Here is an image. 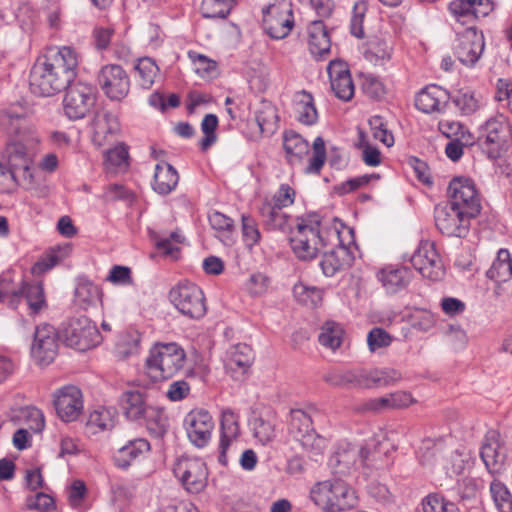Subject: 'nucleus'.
<instances>
[{"label": "nucleus", "mask_w": 512, "mask_h": 512, "mask_svg": "<svg viewBox=\"0 0 512 512\" xmlns=\"http://www.w3.org/2000/svg\"><path fill=\"white\" fill-rule=\"evenodd\" d=\"M78 65V54L72 47L49 49L31 69V92L49 97L65 90L76 78Z\"/></svg>", "instance_id": "obj_1"}, {"label": "nucleus", "mask_w": 512, "mask_h": 512, "mask_svg": "<svg viewBox=\"0 0 512 512\" xmlns=\"http://www.w3.org/2000/svg\"><path fill=\"white\" fill-rule=\"evenodd\" d=\"M0 126L7 134L18 137L6 144L2 157L13 172L17 169L28 170L29 154L38 144L39 137L28 123L26 113L12 108L3 110L0 112Z\"/></svg>", "instance_id": "obj_2"}, {"label": "nucleus", "mask_w": 512, "mask_h": 512, "mask_svg": "<svg viewBox=\"0 0 512 512\" xmlns=\"http://www.w3.org/2000/svg\"><path fill=\"white\" fill-rule=\"evenodd\" d=\"M327 242L334 247L324 252L320 267L325 276L332 277L337 272L349 268L354 261V254L351 251V247L355 245L354 231L335 220L327 230Z\"/></svg>", "instance_id": "obj_3"}, {"label": "nucleus", "mask_w": 512, "mask_h": 512, "mask_svg": "<svg viewBox=\"0 0 512 512\" xmlns=\"http://www.w3.org/2000/svg\"><path fill=\"white\" fill-rule=\"evenodd\" d=\"M185 359V351L178 344H156L145 359L144 372L153 382L167 380L183 368Z\"/></svg>", "instance_id": "obj_4"}, {"label": "nucleus", "mask_w": 512, "mask_h": 512, "mask_svg": "<svg viewBox=\"0 0 512 512\" xmlns=\"http://www.w3.org/2000/svg\"><path fill=\"white\" fill-rule=\"evenodd\" d=\"M316 414L317 410L314 408L292 409L288 421L290 436L298 441L315 461L318 460V456L322 455L325 447L324 438L320 437L313 427V417Z\"/></svg>", "instance_id": "obj_5"}, {"label": "nucleus", "mask_w": 512, "mask_h": 512, "mask_svg": "<svg viewBox=\"0 0 512 512\" xmlns=\"http://www.w3.org/2000/svg\"><path fill=\"white\" fill-rule=\"evenodd\" d=\"M511 138L512 127L508 117L497 113L479 127L477 142L489 158L497 159L507 150Z\"/></svg>", "instance_id": "obj_6"}, {"label": "nucleus", "mask_w": 512, "mask_h": 512, "mask_svg": "<svg viewBox=\"0 0 512 512\" xmlns=\"http://www.w3.org/2000/svg\"><path fill=\"white\" fill-rule=\"evenodd\" d=\"M312 501L330 512L343 511L356 504L355 492L341 479L317 483L310 491Z\"/></svg>", "instance_id": "obj_7"}, {"label": "nucleus", "mask_w": 512, "mask_h": 512, "mask_svg": "<svg viewBox=\"0 0 512 512\" xmlns=\"http://www.w3.org/2000/svg\"><path fill=\"white\" fill-rule=\"evenodd\" d=\"M327 231L320 228L317 219H297L295 230L290 235L291 248L300 260H311L319 252V245H327Z\"/></svg>", "instance_id": "obj_8"}, {"label": "nucleus", "mask_w": 512, "mask_h": 512, "mask_svg": "<svg viewBox=\"0 0 512 512\" xmlns=\"http://www.w3.org/2000/svg\"><path fill=\"white\" fill-rule=\"evenodd\" d=\"M65 90L63 99L65 115L74 121L85 118L95 106L96 87L83 81H73Z\"/></svg>", "instance_id": "obj_9"}, {"label": "nucleus", "mask_w": 512, "mask_h": 512, "mask_svg": "<svg viewBox=\"0 0 512 512\" xmlns=\"http://www.w3.org/2000/svg\"><path fill=\"white\" fill-rule=\"evenodd\" d=\"M62 337L67 346L86 351L101 342L97 326L86 316L70 318L62 328Z\"/></svg>", "instance_id": "obj_10"}, {"label": "nucleus", "mask_w": 512, "mask_h": 512, "mask_svg": "<svg viewBox=\"0 0 512 512\" xmlns=\"http://www.w3.org/2000/svg\"><path fill=\"white\" fill-rule=\"evenodd\" d=\"M169 298L176 309L190 318H201L206 313L204 294L194 283H179L170 290Z\"/></svg>", "instance_id": "obj_11"}, {"label": "nucleus", "mask_w": 512, "mask_h": 512, "mask_svg": "<svg viewBox=\"0 0 512 512\" xmlns=\"http://www.w3.org/2000/svg\"><path fill=\"white\" fill-rule=\"evenodd\" d=\"M59 334L55 327L43 323L36 326L30 348L31 357L40 366L49 365L58 354Z\"/></svg>", "instance_id": "obj_12"}, {"label": "nucleus", "mask_w": 512, "mask_h": 512, "mask_svg": "<svg viewBox=\"0 0 512 512\" xmlns=\"http://www.w3.org/2000/svg\"><path fill=\"white\" fill-rule=\"evenodd\" d=\"M434 218L436 227L443 235L462 238L467 235L473 217L445 203L435 207Z\"/></svg>", "instance_id": "obj_13"}, {"label": "nucleus", "mask_w": 512, "mask_h": 512, "mask_svg": "<svg viewBox=\"0 0 512 512\" xmlns=\"http://www.w3.org/2000/svg\"><path fill=\"white\" fill-rule=\"evenodd\" d=\"M448 204L459 208L470 217H476L481 210L480 199L474 182L466 177H455L448 186Z\"/></svg>", "instance_id": "obj_14"}, {"label": "nucleus", "mask_w": 512, "mask_h": 512, "mask_svg": "<svg viewBox=\"0 0 512 512\" xmlns=\"http://www.w3.org/2000/svg\"><path fill=\"white\" fill-rule=\"evenodd\" d=\"M410 262L419 273L427 279L438 281L445 275V269L434 243L421 241L417 250L410 257Z\"/></svg>", "instance_id": "obj_15"}, {"label": "nucleus", "mask_w": 512, "mask_h": 512, "mask_svg": "<svg viewBox=\"0 0 512 512\" xmlns=\"http://www.w3.org/2000/svg\"><path fill=\"white\" fill-rule=\"evenodd\" d=\"M485 47L484 36L474 27L458 32L453 46L454 55L465 66L473 67L480 59Z\"/></svg>", "instance_id": "obj_16"}, {"label": "nucleus", "mask_w": 512, "mask_h": 512, "mask_svg": "<svg viewBox=\"0 0 512 512\" xmlns=\"http://www.w3.org/2000/svg\"><path fill=\"white\" fill-rule=\"evenodd\" d=\"M174 475L187 491L199 493L206 485L208 476L205 463L199 458L181 457L173 467Z\"/></svg>", "instance_id": "obj_17"}, {"label": "nucleus", "mask_w": 512, "mask_h": 512, "mask_svg": "<svg viewBox=\"0 0 512 512\" xmlns=\"http://www.w3.org/2000/svg\"><path fill=\"white\" fill-rule=\"evenodd\" d=\"M21 299L25 300L29 316H38L48 308L44 287L41 282L22 281L18 289H13L8 301L9 307L16 309Z\"/></svg>", "instance_id": "obj_18"}, {"label": "nucleus", "mask_w": 512, "mask_h": 512, "mask_svg": "<svg viewBox=\"0 0 512 512\" xmlns=\"http://www.w3.org/2000/svg\"><path fill=\"white\" fill-rule=\"evenodd\" d=\"M98 82L104 94L111 100H122L130 89L127 73L120 65L116 64L102 67L98 74Z\"/></svg>", "instance_id": "obj_19"}, {"label": "nucleus", "mask_w": 512, "mask_h": 512, "mask_svg": "<svg viewBox=\"0 0 512 512\" xmlns=\"http://www.w3.org/2000/svg\"><path fill=\"white\" fill-rule=\"evenodd\" d=\"M263 26L273 39H283L289 35L293 25V13L286 3L268 6L263 10Z\"/></svg>", "instance_id": "obj_20"}, {"label": "nucleus", "mask_w": 512, "mask_h": 512, "mask_svg": "<svg viewBox=\"0 0 512 512\" xmlns=\"http://www.w3.org/2000/svg\"><path fill=\"white\" fill-rule=\"evenodd\" d=\"M480 457L491 475L503 473L508 464L506 448L500 443L499 433L490 430L485 435L480 449Z\"/></svg>", "instance_id": "obj_21"}, {"label": "nucleus", "mask_w": 512, "mask_h": 512, "mask_svg": "<svg viewBox=\"0 0 512 512\" xmlns=\"http://www.w3.org/2000/svg\"><path fill=\"white\" fill-rule=\"evenodd\" d=\"M184 427L190 442L198 448H203L211 439L214 422L208 411L192 410L184 419Z\"/></svg>", "instance_id": "obj_22"}, {"label": "nucleus", "mask_w": 512, "mask_h": 512, "mask_svg": "<svg viewBox=\"0 0 512 512\" xmlns=\"http://www.w3.org/2000/svg\"><path fill=\"white\" fill-rule=\"evenodd\" d=\"M54 406L58 417L64 422L78 419L83 411V396L81 390L73 385L61 388L54 397Z\"/></svg>", "instance_id": "obj_23"}, {"label": "nucleus", "mask_w": 512, "mask_h": 512, "mask_svg": "<svg viewBox=\"0 0 512 512\" xmlns=\"http://www.w3.org/2000/svg\"><path fill=\"white\" fill-rule=\"evenodd\" d=\"M331 89L335 96L343 101H349L354 96V83L345 62L333 60L327 67Z\"/></svg>", "instance_id": "obj_24"}, {"label": "nucleus", "mask_w": 512, "mask_h": 512, "mask_svg": "<svg viewBox=\"0 0 512 512\" xmlns=\"http://www.w3.org/2000/svg\"><path fill=\"white\" fill-rule=\"evenodd\" d=\"M449 99L450 94L447 90L437 85H430L417 94L415 105L424 113L442 112Z\"/></svg>", "instance_id": "obj_25"}, {"label": "nucleus", "mask_w": 512, "mask_h": 512, "mask_svg": "<svg viewBox=\"0 0 512 512\" xmlns=\"http://www.w3.org/2000/svg\"><path fill=\"white\" fill-rule=\"evenodd\" d=\"M329 385L344 389L368 388L365 369L355 370H333L323 377Z\"/></svg>", "instance_id": "obj_26"}, {"label": "nucleus", "mask_w": 512, "mask_h": 512, "mask_svg": "<svg viewBox=\"0 0 512 512\" xmlns=\"http://www.w3.org/2000/svg\"><path fill=\"white\" fill-rule=\"evenodd\" d=\"M150 449V443L145 438L129 440L114 454V464L122 470H127L134 461L148 454Z\"/></svg>", "instance_id": "obj_27"}, {"label": "nucleus", "mask_w": 512, "mask_h": 512, "mask_svg": "<svg viewBox=\"0 0 512 512\" xmlns=\"http://www.w3.org/2000/svg\"><path fill=\"white\" fill-rule=\"evenodd\" d=\"M259 214L262 218L263 225L269 231H281L291 235L295 227L293 218L284 213L282 209L270 206L268 202H263L259 207Z\"/></svg>", "instance_id": "obj_28"}, {"label": "nucleus", "mask_w": 512, "mask_h": 512, "mask_svg": "<svg viewBox=\"0 0 512 512\" xmlns=\"http://www.w3.org/2000/svg\"><path fill=\"white\" fill-rule=\"evenodd\" d=\"M377 277L385 290L390 294H394L407 287L412 273L407 267L390 265L381 269Z\"/></svg>", "instance_id": "obj_29"}, {"label": "nucleus", "mask_w": 512, "mask_h": 512, "mask_svg": "<svg viewBox=\"0 0 512 512\" xmlns=\"http://www.w3.org/2000/svg\"><path fill=\"white\" fill-rule=\"evenodd\" d=\"M120 408L125 417L130 421L140 422L149 404L145 395L138 391L129 389L124 391L119 398Z\"/></svg>", "instance_id": "obj_30"}, {"label": "nucleus", "mask_w": 512, "mask_h": 512, "mask_svg": "<svg viewBox=\"0 0 512 512\" xmlns=\"http://www.w3.org/2000/svg\"><path fill=\"white\" fill-rule=\"evenodd\" d=\"M253 362V351L246 344H237L231 348L229 358L225 364L227 371L232 377L239 380L251 367Z\"/></svg>", "instance_id": "obj_31"}, {"label": "nucleus", "mask_w": 512, "mask_h": 512, "mask_svg": "<svg viewBox=\"0 0 512 512\" xmlns=\"http://www.w3.org/2000/svg\"><path fill=\"white\" fill-rule=\"evenodd\" d=\"M220 428L219 462L226 465V451L239 435L238 417L231 409H226L222 412Z\"/></svg>", "instance_id": "obj_32"}, {"label": "nucleus", "mask_w": 512, "mask_h": 512, "mask_svg": "<svg viewBox=\"0 0 512 512\" xmlns=\"http://www.w3.org/2000/svg\"><path fill=\"white\" fill-rule=\"evenodd\" d=\"M360 461V449H356L350 444L340 445L329 459V466L334 474L346 475Z\"/></svg>", "instance_id": "obj_33"}, {"label": "nucleus", "mask_w": 512, "mask_h": 512, "mask_svg": "<svg viewBox=\"0 0 512 512\" xmlns=\"http://www.w3.org/2000/svg\"><path fill=\"white\" fill-rule=\"evenodd\" d=\"M179 175L177 170L167 162H160L155 166L152 182L153 190L160 195L171 193L177 186Z\"/></svg>", "instance_id": "obj_34"}, {"label": "nucleus", "mask_w": 512, "mask_h": 512, "mask_svg": "<svg viewBox=\"0 0 512 512\" xmlns=\"http://www.w3.org/2000/svg\"><path fill=\"white\" fill-rule=\"evenodd\" d=\"M308 46L314 57H324L330 52L331 42L322 21H312L308 27Z\"/></svg>", "instance_id": "obj_35"}, {"label": "nucleus", "mask_w": 512, "mask_h": 512, "mask_svg": "<svg viewBox=\"0 0 512 512\" xmlns=\"http://www.w3.org/2000/svg\"><path fill=\"white\" fill-rule=\"evenodd\" d=\"M93 141L101 146L107 136L115 134L119 130V122L115 115L108 111H99L92 121Z\"/></svg>", "instance_id": "obj_36"}, {"label": "nucleus", "mask_w": 512, "mask_h": 512, "mask_svg": "<svg viewBox=\"0 0 512 512\" xmlns=\"http://www.w3.org/2000/svg\"><path fill=\"white\" fill-rule=\"evenodd\" d=\"M283 148L289 163L300 162L309 152V143L294 130L283 133Z\"/></svg>", "instance_id": "obj_37"}, {"label": "nucleus", "mask_w": 512, "mask_h": 512, "mask_svg": "<svg viewBox=\"0 0 512 512\" xmlns=\"http://www.w3.org/2000/svg\"><path fill=\"white\" fill-rule=\"evenodd\" d=\"M487 277L497 283L506 282L512 277V258L507 249H500L497 257L486 273Z\"/></svg>", "instance_id": "obj_38"}, {"label": "nucleus", "mask_w": 512, "mask_h": 512, "mask_svg": "<svg viewBox=\"0 0 512 512\" xmlns=\"http://www.w3.org/2000/svg\"><path fill=\"white\" fill-rule=\"evenodd\" d=\"M295 110L299 122L305 125H313L318 119V113L314 105L313 97L305 90L296 96Z\"/></svg>", "instance_id": "obj_39"}, {"label": "nucleus", "mask_w": 512, "mask_h": 512, "mask_svg": "<svg viewBox=\"0 0 512 512\" xmlns=\"http://www.w3.org/2000/svg\"><path fill=\"white\" fill-rule=\"evenodd\" d=\"M100 301V289L88 280H80L75 289V303L81 309H88Z\"/></svg>", "instance_id": "obj_40"}, {"label": "nucleus", "mask_w": 512, "mask_h": 512, "mask_svg": "<svg viewBox=\"0 0 512 512\" xmlns=\"http://www.w3.org/2000/svg\"><path fill=\"white\" fill-rule=\"evenodd\" d=\"M142 421L157 436H163L169 427L168 417L164 409L150 404L145 411V415H143Z\"/></svg>", "instance_id": "obj_41"}, {"label": "nucleus", "mask_w": 512, "mask_h": 512, "mask_svg": "<svg viewBox=\"0 0 512 512\" xmlns=\"http://www.w3.org/2000/svg\"><path fill=\"white\" fill-rule=\"evenodd\" d=\"M366 376L368 388L391 386L402 379V374L393 368H374L366 370Z\"/></svg>", "instance_id": "obj_42"}, {"label": "nucleus", "mask_w": 512, "mask_h": 512, "mask_svg": "<svg viewBox=\"0 0 512 512\" xmlns=\"http://www.w3.org/2000/svg\"><path fill=\"white\" fill-rule=\"evenodd\" d=\"M135 70L138 74L139 85L144 89H150L159 75V67L150 57L140 58Z\"/></svg>", "instance_id": "obj_43"}, {"label": "nucleus", "mask_w": 512, "mask_h": 512, "mask_svg": "<svg viewBox=\"0 0 512 512\" xmlns=\"http://www.w3.org/2000/svg\"><path fill=\"white\" fill-rule=\"evenodd\" d=\"M489 490L498 512H512V493L504 483L494 479Z\"/></svg>", "instance_id": "obj_44"}, {"label": "nucleus", "mask_w": 512, "mask_h": 512, "mask_svg": "<svg viewBox=\"0 0 512 512\" xmlns=\"http://www.w3.org/2000/svg\"><path fill=\"white\" fill-rule=\"evenodd\" d=\"M235 0H203L201 14L207 19H225L231 12Z\"/></svg>", "instance_id": "obj_45"}, {"label": "nucleus", "mask_w": 512, "mask_h": 512, "mask_svg": "<svg viewBox=\"0 0 512 512\" xmlns=\"http://www.w3.org/2000/svg\"><path fill=\"white\" fill-rule=\"evenodd\" d=\"M71 251L69 246L52 249L45 257L38 260L32 267L33 274H42L59 264Z\"/></svg>", "instance_id": "obj_46"}, {"label": "nucleus", "mask_w": 512, "mask_h": 512, "mask_svg": "<svg viewBox=\"0 0 512 512\" xmlns=\"http://www.w3.org/2000/svg\"><path fill=\"white\" fill-rule=\"evenodd\" d=\"M342 336L343 329L341 326L333 321H328L322 326L318 340L321 345L335 350L341 345Z\"/></svg>", "instance_id": "obj_47"}, {"label": "nucleus", "mask_w": 512, "mask_h": 512, "mask_svg": "<svg viewBox=\"0 0 512 512\" xmlns=\"http://www.w3.org/2000/svg\"><path fill=\"white\" fill-rule=\"evenodd\" d=\"M452 102L463 115H471L480 108V98L468 89L459 90L452 97Z\"/></svg>", "instance_id": "obj_48"}, {"label": "nucleus", "mask_w": 512, "mask_h": 512, "mask_svg": "<svg viewBox=\"0 0 512 512\" xmlns=\"http://www.w3.org/2000/svg\"><path fill=\"white\" fill-rule=\"evenodd\" d=\"M360 463L368 468L380 469L388 465L387 452L381 451L380 447L369 445L360 449Z\"/></svg>", "instance_id": "obj_49"}, {"label": "nucleus", "mask_w": 512, "mask_h": 512, "mask_svg": "<svg viewBox=\"0 0 512 512\" xmlns=\"http://www.w3.org/2000/svg\"><path fill=\"white\" fill-rule=\"evenodd\" d=\"M256 122L261 134L272 135L278 128V115L276 108L268 105L256 114Z\"/></svg>", "instance_id": "obj_50"}, {"label": "nucleus", "mask_w": 512, "mask_h": 512, "mask_svg": "<svg viewBox=\"0 0 512 512\" xmlns=\"http://www.w3.org/2000/svg\"><path fill=\"white\" fill-rule=\"evenodd\" d=\"M423 512H460L457 505L440 494L432 493L422 500Z\"/></svg>", "instance_id": "obj_51"}, {"label": "nucleus", "mask_w": 512, "mask_h": 512, "mask_svg": "<svg viewBox=\"0 0 512 512\" xmlns=\"http://www.w3.org/2000/svg\"><path fill=\"white\" fill-rule=\"evenodd\" d=\"M392 53L391 45L382 39L370 41L369 47L365 52V58L377 64L379 61L389 60Z\"/></svg>", "instance_id": "obj_52"}, {"label": "nucleus", "mask_w": 512, "mask_h": 512, "mask_svg": "<svg viewBox=\"0 0 512 512\" xmlns=\"http://www.w3.org/2000/svg\"><path fill=\"white\" fill-rule=\"evenodd\" d=\"M293 295L296 300L304 305L315 307L322 299L321 291L315 287H308L302 283L295 284Z\"/></svg>", "instance_id": "obj_53"}, {"label": "nucleus", "mask_w": 512, "mask_h": 512, "mask_svg": "<svg viewBox=\"0 0 512 512\" xmlns=\"http://www.w3.org/2000/svg\"><path fill=\"white\" fill-rule=\"evenodd\" d=\"M326 160L325 142L322 137H316L313 142V155L305 169L308 174H319Z\"/></svg>", "instance_id": "obj_54"}, {"label": "nucleus", "mask_w": 512, "mask_h": 512, "mask_svg": "<svg viewBox=\"0 0 512 512\" xmlns=\"http://www.w3.org/2000/svg\"><path fill=\"white\" fill-rule=\"evenodd\" d=\"M182 241V235L177 231H174L171 232L168 236H161L156 238L155 245L156 248L165 256L176 258V254L179 252V248L175 244L181 243Z\"/></svg>", "instance_id": "obj_55"}, {"label": "nucleus", "mask_w": 512, "mask_h": 512, "mask_svg": "<svg viewBox=\"0 0 512 512\" xmlns=\"http://www.w3.org/2000/svg\"><path fill=\"white\" fill-rule=\"evenodd\" d=\"M369 125L374 139L380 141L387 147H391L394 144L393 134L387 129L382 117L378 115L371 117Z\"/></svg>", "instance_id": "obj_56"}, {"label": "nucleus", "mask_w": 512, "mask_h": 512, "mask_svg": "<svg viewBox=\"0 0 512 512\" xmlns=\"http://www.w3.org/2000/svg\"><path fill=\"white\" fill-rule=\"evenodd\" d=\"M209 223L214 230L223 233L224 238H221L222 242L227 244L231 241L228 235L233 228V220L231 218L218 211H214L209 214Z\"/></svg>", "instance_id": "obj_57"}, {"label": "nucleus", "mask_w": 512, "mask_h": 512, "mask_svg": "<svg viewBox=\"0 0 512 512\" xmlns=\"http://www.w3.org/2000/svg\"><path fill=\"white\" fill-rule=\"evenodd\" d=\"M242 221V235L246 245L250 248L259 243L261 234L258 229L256 221L249 215L243 214Z\"/></svg>", "instance_id": "obj_58"}, {"label": "nucleus", "mask_w": 512, "mask_h": 512, "mask_svg": "<svg viewBox=\"0 0 512 512\" xmlns=\"http://www.w3.org/2000/svg\"><path fill=\"white\" fill-rule=\"evenodd\" d=\"M295 201V190L288 184L280 185L278 191L273 195L271 200H266L270 206L283 209L292 205Z\"/></svg>", "instance_id": "obj_59"}, {"label": "nucleus", "mask_w": 512, "mask_h": 512, "mask_svg": "<svg viewBox=\"0 0 512 512\" xmlns=\"http://www.w3.org/2000/svg\"><path fill=\"white\" fill-rule=\"evenodd\" d=\"M392 342V337L382 328H373L367 336V344L371 352L388 347Z\"/></svg>", "instance_id": "obj_60"}, {"label": "nucleus", "mask_w": 512, "mask_h": 512, "mask_svg": "<svg viewBox=\"0 0 512 512\" xmlns=\"http://www.w3.org/2000/svg\"><path fill=\"white\" fill-rule=\"evenodd\" d=\"M439 130L450 139H464L466 135L471 138L468 130L458 121L442 120L439 122Z\"/></svg>", "instance_id": "obj_61"}, {"label": "nucleus", "mask_w": 512, "mask_h": 512, "mask_svg": "<svg viewBox=\"0 0 512 512\" xmlns=\"http://www.w3.org/2000/svg\"><path fill=\"white\" fill-rule=\"evenodd\" d=\"M140 334L138 332L128 333L122 337L117 345L118 354L127 358L136 354L139 349Z\"/></svg>", "instance_id": "obj_62"}, {"label": "nucleus", "mask_w": 512, "mask_h": 512, "mask_svg": "<svg viewBox=\"0 0 512 512\" xmlns=\"http://www.w3.org/2000/svg\"><path fill=\"white\" fill-rule=\"evenodd\" d=\"M88 425L100 430H109L114 426V419L108 409L95 410L89 415Z\"/></svg>", "instance_id": "obj_63"}, {"label": "nucleus", "mask_w": 512, "mask_h": 512, "mask_svg": "<svg viewBox=\"0 0 512 512\" xmlns=\"http://www.w3.org/2000/svg\"><path fill=\"white\" fill-rule=\"evenodd\" d=\"M367 6L365 2H358L353 7V13L350 22L351 33L357 37L362 38L364 35L363 31V20Z\"/></svg>", "instance_id": "obj_64"}]
</instances>
